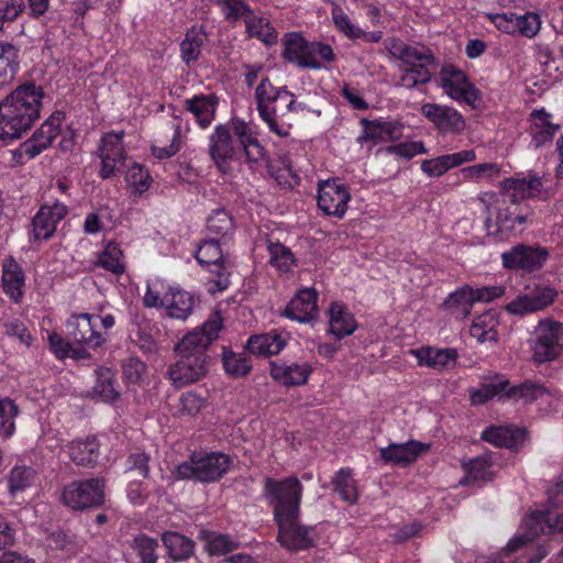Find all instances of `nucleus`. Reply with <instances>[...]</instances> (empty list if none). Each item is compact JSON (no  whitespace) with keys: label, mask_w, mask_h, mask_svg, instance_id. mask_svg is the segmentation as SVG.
Returning a JSON list of instances; mask_svg holds the SVG:
<instances>
[{"label":"nucleus","mask_w":563,"mask_h":563,"mask_svg":"<svg viewBox=\"0 0 563 563\" xmlns=\"http://www.w3.org/2000/svg\"><path fill=\"white\" fill-rule=\"evenodd\" d=\"M62 498L66 506L75 510L101 506L104 503V481H75L65 487Z\"/></svg>","instance_id":"nucleus-8"},{"label":"nucleus","mask_w":563,"mask_h":563,"mask_svg":"<svg viewBox=\"0 0 563 563\" xmlns=\"http://www.w3.org/2000/svg\"><path fill=\"white\" fill-rule=\"evenodd\" d=\"M332 484L345 503L355 504L358 500V489L350 470L341 468L332 479Z\"/></svg>","instance_id":"nucleus-42"},{"label":"nucleus","mask_w":563,"mask_h":563,"mask_svg":"<svg viewBox=\"0 0 563 563\" xmlns=\"http://www.w3.org/2000/svg\"><path fill=\"white\" fill-rule=\"evenodd\" d=\"M419 365L437 371H444L455 366L457 352L455 349H435L431 346L411 351Z\"/></svg>","instance_id":"nucleus-22"},{"label":"nucleus","mask_w":563,"mask_h":563,"mask_svg":"<svg viewBox=\"0 0 563 563\" xmlns=\"http://www.w3.org/2000/svg\"><path fill=\"white\" fill-rule=\"evenodd\" d=\"M207 40V35L201 30L191 29L187 32L180 43V57L187 64L196 62L201 53V47Z\"/></svg>","instance_id":"nucleus-41"},{"label":"nucleus","mask_w":563,"mask_h":563,"mask_svg":"<svg viewBox=\"0 0 563 563\" xmlns=\"http://www.w3.org/2000/svg\"><path fill=\"white\" fill-rule=\"evenodd\" d=\"M157 541L146 536H139L133 540V548L142 563H156Z\"/></svg>","instance_id":"nucleus-54"},{"label":"nucleus","mask_w":563,"mask_h":563,"mask_svg":"<svg viewBox=\"0 0 563 563\" xmlns=\"http://www.w3.org/2000/svg\"><path fill=\"white\" fill-rule=\"evenodd\" d=\"M229 22L245 19L252 11L244 0H216Z\"/></svg>","instance_id":"nucleus-53"},{"label":"nucleus","mask_w":563,"mask_h":563,"mask_svg":"<svg viewBox=\"0 0 563 563\" xmlns=\"http://www.w3.org/2000/svg\"><path fill=\"white\" fill-rule=\"evenodd\" d=\"M541 178L537 176L511 178L506 180V189L509 195V200L512 203H516L517 199L537 196L541 191Z\"/></svg>","instance_id":"nucleus-34"},{"label":"nucleus","mask_w":563,"mask_h":563,"mask_svg":"<svg viewBox=\"0 0 563 563\" xmlns=\"http://www.w3.org/2000/svg\"><path fill=\"white\" fill-rule=\"evenodd\" d=\"M209 155L219 170L229 172V162L235 155V146L229 126L218 125L216 128L214 133L210 136Z\"/></svg>","instance_id":"nucleus-15"},{"label":"nucleus","mask_w":563,"mask_h":563,"mask_svg":"<svg viewBox=\"0 0 563 563\" xmlns=\"http://www.w3.org/2000/svg\"><path fill=\"white\" fill-rule=\"evenodd\" d=\"M350 199V192L343 184L336 180H324L319 184L318 206L324 213L342 218Z\"/></svg>","instance_id":"nucleus-13"},{"label":"nucleus","mask_w":563,"mask_h":563,"mask_svg":"<svg viewBox=\"0 0 563 563\" xmlns=\"http://www.w3.org/2000/svg\"><path fill=\"white\" fill-rule=\"evenodd\" d=\"M547 393L548 390L543 385L532 380H526L518 386L511 387L507 391V396L531 402L542 398Z\"/></svg>","instance_id":"nucleus-50"},{"label":"nucleus","mask_w":563,"mask_h":563,"mask_svg":"<svg viewBox=\"0 0 563 563\" xmlns=\"http://www.w3.org/2000/svg\"><path fill=\"white\" fill-rule=\"evenodd\" d=\"M162 540L174 561L186 560L194 553V541L183 534L167 531L163 534Z\"/></svg>","instance_id":"nucleus-38"},{"label":"nucleus","mask_w":563,"mask_h":563,"mask_svg":"<svg viewBox=\"0 0 563 563\" xmlns=\"http://www.w3.org/2000/svg\"><path fill=\"white\" fill-rule=\"evenodd\" d=\"M33 233L35 240H48L56 231L57 222L48 213L46 206L41 207L33 218Z\"/></svg>","instance_id":"nucleus-49"},{"label":"nucleus","mask_w":563,"mask_h":563,"mask_svg":"<svg viewBox=\"0 0 563 563\" xmlns=\"http://www.w3.org/2000/svg\"><path fill=\"white\" fill-rule=\"evenodd\" d=\"M282 316L301 322H310L318 318L317 292L312 288H305L285 307Z\"/></svg>","instance_id":"nucleus-16"},{"label":"nucleus","mask_w":563,"mask_h":563,"mask_svg":"<svg viewBox=\"0 0 563 563\" xmlns=\"http://www.w3.org/2000/svg\"><path fill=\"white\" fill-rule=\"evenodd\" d=\"M264 494L273 508L276 523L299 518L302 485L297 477L291 476L283 481L267 477L264 482Z\"/></svg>","instance_id":"nucleus-4"},{"label":"nucleus","mask_w":563,"mask_h":563,"mask_svg":"<svg viewBox=\"0 0 563 563\" xmlns=\"http://www.w3.org/2000/svg\"><path fill=\"white\" fill-rule=\"evenodd\" d=\"M466 476L461 481L462 484H468L473 481H490L493 472L490 471V462L488 456H478L463 463Z\"/></svg>","instance_id":"nucleus-44"},{"label":"nucleus","mask_w":563,"mask_h":563,"mask_svg":"<svg viewBox=\"0 0 563 563\" xmlns=\"http://www.w3.org/2000/svg\"><path fill=\"white\" fill-rule=\"evenodd\" d=\"M330 332L340 339L351 335L357 324L351 312L340 302H332L329 309Z\"/></svg>","instance_id":"nucleus-28"},{"label":"nucleus","mask_w":563,"mask_h":563,"mask_svg":"<svg viewBox=\"0 0 563 563\" xmlns=\"http://www.w3.org/2000/svg\"><path fill=\"white\" fill-rule=\"evenodd\" d=\"M531 117L532 144L536 147H540L551 142L559 130V125L550 122V114L544 110H536L531 113Z\"/></svg>","instance_id":"nucleus-33"},{"label":"nucleus","mask_w":563,"mask_h":563,"mask_svg":"<svg viewBox=\"0 0 563 563\" xmlns=\"http://www.w3.org/2000/svg\"><path fill=\"white\" fill-rule=\"evenodd\" d=\"M429 449V445L418 441H408L407 443H391L379 451L380 459L386 463L408 465L415 462L418 456Z\"/></svg>","instance_id":"nucleus-21"},{"label":"nucleus","mask_w":563,"mask_h":563,"mask_svg":"<svg viewBox=\"0 0 563 563\" xmlns=\"http://www.w3.org/2000/svg\"><path fill=\"white\" fill-rule=\"evenodd\" d=\"M223 327L219 312H213L201 328L187 333L176 345L179 360L168 366L167 375L177 388L205 378L211 366L207 354L210 344L218 339Z\"/></svg>","instance_id":"nucleus-1"},{"label":"nucleus","mask_w":563,"mask_h":563,"mask_svg":"<svg viewBox=\"0 0 563 563\" xmlns=\"http://www.w3.org/2000/svg\"><path fill=\"white\" fill-rule=\"evenodd\" d=\"M441 87L444 92L456 101H463L473 109L479 100V90L468 81L464 71L453 65L443 66L441 71Z\"/></svg>","instance_id":"nucleus-9"},{"label":"nucleus","mask_w":563,"mask_h":563,"mask_svg":"<svg viewBox=\"0 0 563 563\" xmlns=\"http://www.w3.org/2000/svg\"><path fill=\"white\" fill-rule=\"evenodd\" d=\"M548 504L550 509L547 511H534L525 519L523 533L515 536L506 545L504 551L510 554L523 545L532 542L540 534L552 530V521L563 520V473L558 481L548 490Z\"/></svg>","instance_id":"nucleus-3"},{"label":"nucleus","mask_w":563,"mask_h":563,"mask_svg":"<svg viewBox=\"0 0 563 563\" xmlns=\"http://www.w3.org/2000/svg\"><path fill=\"white\" fill-rule=\"evenodd\" d=\"M123 132L106 134L99 146L101 159L100 176L110 178L115 172H120L125 163V150L122 144Z\"/></svg>","instance_id":"nucleus-12"},{"label":"nucleus","mask_w":563,"mask_h":563,"mask_svg":"<svg viewBox=\"0 0 563 563\" xmlns=\"http://www.w3.org/2000/svg\"><path fill=\"white\" fill-rule=\"evenodd\" d=\"M99 448L97 439L91 437L71 441L67 445V452L75 464L93 467L99 457Z\"/></svg>","instance_id":"nucleus-26"},{"label":"nucleus","mask_w":563,"mask_h":563,"mask_svg":"<svg viewBox=\"0 0 563 563\" xmlns=\"http://www.w3.org/2000/svg\"><path fill=\"white\" fill-rule=\"evenodd\" d=\"M284 57L291 62L296 63L300 67H309L313 69H319L321 64L311 58L310 52V43L305 41V38L298 33H289L284 38Z\"/></svg>","instance_id":"nucleus-20"},{"label":"nucleus","mask_w":563,"mask_h":563,"mask_svg":"<svg viewBox=\"0 0 563 563\" xmlns=\"http://www.w3.org/2000/svg\"><path fill=\"white\" fill-rule=\"evenodd\" d=\"M465 178L478 179L485 175L492 176L499 173V168L496 164L485 163L463 168L461 170Z\"/></svg>","instance_id":"nucleus-64"},{"label":"nucleus","mask_w":563,"mask_h":563,"mask_svg":"<svg viewBox=\"0 0 563 563\" xmlns=\"http://www.w3.org/2000/svg\"><path fill=\"white\" fill-rule=\"evenodd\" d=\"M286 341L275 331L252 335L246 343V350L254 355L271 356L278 354L285 346Z\"/></svg>","instance_id":"nucleus-30"},{"label":"nucleus","mask_w":563,"mask_h":563,"mask_svg":"<svg viewBox=\"0 0 563 563\" xmlns=\"http://www.w3.org/2000/svg\"><path fill=\"white\" fill-rule=\"evenodd\" d=\"M122 255L120 247L115 243L110 242L107 244L104 251L99 255L97 265L115 275H121L124 273Z\"/></svg>","instance_id":"nucleus-47"},{"label":"nucleus","mask_w":563,"mask_h":563,"mask_svg":"<svg viewBox=\"0 0 563 563\" xmlns=\"http://www.w3.org/2000/svg\"><path fill=\"white\" fill-rule=\"evenodd\" d=\"M3 289L15 301L22 296V287L24 285V275L21 267L13 260H7L3 263Z\"/></svg>","instance_id":"nucleus-37"},{"label":"nucleus","mask_w":563,"mask_h":563,"mask_svg":"<svg viewBox=\"0 0 563 563\" xmlns=\"http://www.w3.org/2000/svg\"><path fill=\"white\" fill-rule=\"evenodd\" d=\"M148 461V455L143 452L132 453L128 460V463L130 464L128 467V473L133 476L146 478L150 472Z\"/></svg>","instance_id":"nucleus-63"},{"label":"nucleus","mask_w":563,"mask_h":563,"mask_svg":"<svg viewBox=\"0 0 563 563\" xmlns=\"http://www.w3.org/2000/svg\"><path fill=\"white\" fill-rule=\"evenodd\" d=\"M18 407L9 398H0V437H10L15 429Z\"/></svg>","instance_id":"nucleus-51"},{"label":"nucleus","mask_w":563,"mask_h":563,"mask_svg":"<svg viewBox=\"0 0 563 563\" xmlns=\"http://www.w3.org/2000/svg\"><path fill=\"white\" fill-rule=\"evenodd\" d=\"M196 258L201 265L209 268L208 284L211 294L225 290L229 287L231 264L223 255L218 239L210 238L203 241L196 252Z\"/></svg>","instance_id":"nucleus-6"},{"label":"nucleus","mask_w":563,"mask_h":563,"mask_svg":"<svg viewBox=\"0 0 563 563\" xmlns=\"http://www.w3.org/2000/svg\"><path fill=\"white\" fill-rule=\"evenodd\" d=\"M332 19L335 27L347 37L358 38L362 36V30L351 22L350 18L341 8L335 7L332 10Z\"/></svg>","instance_id":"nucleus-56"},{"label":"nucleus","mask_w":563,"mask_h":563,"mask_svg":"<svg viewBox=\"0 0 563 563\" xmlns=\"http://www.w3.org/2000/svg\"><path fill=\"white\" fill-rule=\"evenodd\" d=\"M364 133L360 141L389 142L399 140L402 136V125L396 121H362Z\"/></svg>","instance_id":"nucleus-24"},{"label":"nucleus","mask_w":563,"mask_h":563,"mask_svg":"<svg viewBox=\"0 0 563 563\" xmlns=\"http://www.w3.org/2000/svg\"><path fill=\"white\" fill-rule=\"evenodd\" d=\"M97 382L93 390L104 401H114L119 398V391L114 387V374L110 368L100 367L96 371Z\"/></svg>","instance_id":"nucleus-46"},{"label":"nucleus","mask_w":563,"mask_h":563,"mask_svg":"<svg viewBox=\"0 0 563 563\" xmlns=\"http://www.w3.org/2000/svg\"><path fill=\"white\" fill-rule=\"evenodd\" d=\"M387 152L394 153L400 157L410 159L417 154L427 153L423 142H405L397 145H390L387 147Z\"/></svg>","instance_id":"nucleus-62"},{"label":"nucleus","mask_w":563,"mask_h":563,"mask_svg":"<svg viewBox=\"0 0 563 563\" xmlns=\"http://www.w3.org/2000/svg\"><path fill=\"white\" fill-rule=\"evenodd\" d=\"M195 298L191 294L170 288L162 298V306L170 318L186 320L195 307Z\"/></svg>","instance_id":"nucleus-25"},{"label":"nucleus","mask_w":563,"mask_h":563,"mask_svg":"<svg viewBox=\"0 0 563 563\" xmlns=\"http://www.w3.org/2000/svg\"><path fill=\"white\" fill-rule=\"evenodd\" d=\"M490 222L492 219L488 217L486 219V227L489 231V234L493 235H504L507 233H512L516 231V227L514 225L512 213L508 208L499 209L496 218V229L490 231Z\"/></svg>","instance_id":"nucleus-57"},{"label":"nucleus","mask_w":563,"mask_h":563,"mask_svg":"<svg viewBox=\"0 0 563 563\" xmlns=\"http://www.w3.org/2000/svg\"><path fill=\"white\" fill-rule=\"evenodd\" d=\"M218 98L213 95L195 96L185 101L186 109L194 114L201 128L210 125L214 119Z\"/></svg>","instance_id":"nucleus-31"},{"label":"nucleus","mask_w":563,"mask_h":563,"mask_svg":"<svg viewBox=\"0 0 563 563\" xmlns=\"http://www.w3.org/2000/svg\"><path fill=\"white\" fill-rule=\"evenodd\" d=\"M530 345L533 351L532 360L536 363L553 361L562 351L563 324L550 320L540 321L530 340Z\"/></svg>","instance_id":"nucleus-7"},{"label":"nucleus","mask_w":563,"mask_h":563,"mask_svg":"<svg viewBox=\"0 0 563 563\" xmlns=\"http://www.w3.org/2000/svg\"><path fill=\"white\" fill-rule=\"evenodd\" d=\"M517 32L526 37H534L540 31L541 20L537 13L528 12L523 15H517L515 19Z\"/></svg>","instance_id":"nucleus-58"},{"label":"nucleus","mask_w":563,"mask_h":563,"mask_svg":"<svg viewBox=\"0 0 563 563\" xmlns=\"http://www.w3.org/2000/svg\"><path fill=\"white\" fill-rule=\"evenodd\" d=\"M203 405V398L194 393H186L179 399L178 411L181 416L192 417L201 410Z\"/></svg>","instance_id":"nucleus-60"},{"label":"nucleus","mask_w":563,"mask_h":563,"mask_svg":"<svg viewBox=\"0 0 563 563\" xmlns=\"http://www.w3.org/2000/svg\"><path fill=\"white\" fill-rule=\"evenodd\" d=\"M388 49L395 58L401 62L400 67H430L434 64V55L424 46L394 41Z\"/></svg>","instance_id":"nucleus-19"},{"label":"nucleus","mask_w":563,"mask_h":563,"mask_svg":"<svg viewBox=\"0 0 563 563\" xmlns=\"http://www.w3.org/2000/svg\"><path fill=\"white\" fill-rule=\"evenodd\" d=\"M507 386H508L507 380L498 383V384H495V383L484 384V385H482L481 388H478L477 390L472 393V395H471L472 404L473 405H482L501 393L507 394V390H506Z\"/></svg>","instance_id":"nucleus-55"},{"label":"nucleus","mask_w":563,"mask_h":563,"mask_svg":"<svg viewBox=\"0 0 563 563\" xmlns=\"http://www.w3.org/2000/svg\"><path fill=\"white\" fill-rule=\"evenodd\" d=\"M498 324V320L496 319V314L492 311L485 312L477 317L470 329V333L473 338H475L478 342H496L497 341V331L496 327Z\"/></svg>","instance_id":"nucleus-39"},{"label":"nucleus","mask_w":563,"mask_h":563,"mask_svg":"<svg viewBox=\"0 0 563 563\" xmlns=\"http://www.w3.org/2000/svg\"><path fill=\"white\" fill-rule=\"evenodd\" d=\"M44 91L34 82H25L0 100V140L21 139L40 118Z\"/></svg>","instance_id":"nucleus-2"},{"label":"nucleus","mask_w":563,"mask_h":563,"mask_svg":"<svg viewBox=\"0 0 563 563\" xmlns=\"http://www.w3.org/2000/svg\"><path fill=\"white\" fill-rule=\"evenodd\" d=\"M246 33L250 37H256L266 45L277 42V32L271 25L269 21L263 16L254 14L253 11L244 19Z\"/></svg>","instance_id":"nucleus-36"},{"label":"nucleus","mask_w":563,"mask_h":563,"mask_svg":"<svg viewBox=\"0 0 563 563\" xmlns=\"http://www.w3.org/2000/svg\"><path fill=\"white\" fill-rule=\"evenodd\" d=\"M429 68L430 67H400L401 76L398 85L407 89H412L419 85L428 84L432 78Z\"/></svg>","instance_id":"nucleus-48"},{"label":"nucleus","mask_w":563,"mask_h":563,"mask_svg":"<svg viewBox=\"0 0 563 563\" xmlns=\"http://www.w3.org/2000/svg\"><path fill=\"white\" fill-rule=\"evenodd\" d=\"M268 252L271 264L279 271L287 272L295 263L291 251L279 242H271L268 244Z\"/></svg>","instance_id":"nucleus-52"},{"label":"nucleus","mask_w":563,"mask_h":563,"mask_svg":"<svg viewBox=\"0 0 563 563\" xmlns=\"http://www.w3.org/2000/svg\"><path fill=\"white\" fill-rule=\"evenodd\" d=\"M255 99L257 103V110H261L271 101H277L285 103L286 107H291L294 103V95L284 88H275L268 78L262 79L255 91Z\"/></svg>","instance_id":"nucleus-35"},{"label":"nucleus","mask_w":563,"mask_h":563,"mask_svg":"<svg viewBox=\"0 0 563 563\" xmlns=\"http://www.w3.org/2000/svg\"><path fill=\"white\" fill-rule=\"evenodd\" d=\"M473 303V289L463 287L451 294L443 305L455 318L464 319L471 313Z\"/></svg>","instance_id":"nucleus-40"},{"label":"nucleus","mask_w":563,"mask_h":563,"mask_svg":"<svg viewBox=\"0 0 563 563\" xmlns=\"http://www.w3.org/2000/svg\"><path fill=\"white\" fill-rule=\"evenodd\" d=\"M555 296L556 291L548 286L528 287L525 294L519 295L506 306V310L518 316L536 312L552 303Z\"/></svg>","instance_id":"nucleus-11"},{"label":"nucleus","mask_w":563,"mask_h":563,"mask_svg":"<svg viewBox=\"0 0 563 563\" xmlns=\"http://www.w3.org/2000/svg\"><path fill=\"white\" fill-rule=\"evenodd\" d=\"M549 257L547 249L518 244L501 254L503 265L509 269L533 272L540 269Z\"/></svg>","instance_id":"nucleus-10"},{"label":"nucleus","mask_w":563,"mask_h":563,"mask_svg":"<svg viewBox=\"0 0 563 563\" xmlns=\"http://www.w3.org/2000/svg\"><path fill=\"white\" fill-rule=\"evenodd\" d=\"M67 333L68 338L75 343L86 344L90 347H97L101 344L100 334L93 330L88 313L73 316L67 321Z\"/></svg>","instance_id":"nucleus-23"},{"label":"nucleus","mask_w":563,"mask_h":563,"mask_svg":"<svg viewBox=\"0 0 563 563\" xmlns=\"http://www.w3.org/2000/svg\"><path fill=\"white\" fill-rule=\"evenodd\" d=\"M231 462L230 456L224 453H194L189 461L177 467V476L202 483L214 482L229 471Z\"/></svg>","instance_id":"nucleus-5"},{"label":"nucleus","mask_w":563,"mask_h":563,"mask_svg":"<svg viewBox=\"0 0 563 563\" xmlns=\"http://www.w3.org/2000/svg\"><path fill=\"white\" fill-rule=\"evenodd\" d=\"M421 113L443 134L461 133L466 126L463 115L452 107L424 103Z\"/></svg>","instance_id":"nucleus-14"},{"label":"nucleus","mask_w":563,"mask_h":563,"mask_svg":"<svg viewBox=\"0 0 563 563\" xmlns=\"http://www.w3.org/2000/svg\"><path fill=\"white\" fill-rule=\"evenodd\" d=\"M303 110L301 103H294L291 107H286L285 103L277 101H271L258 110L261 118L268 124L272 132L279 136H287L289 134V128L291 126V118L289 113L296 110Z\"/></svg>","instance_id":"nucleus-17"},{"label":"nucleus","mask_w":563,"mask_h":563,"mask_svg":"<svg viewBox=\"0 0 563 563\" xmlns=\"http://www.w3.org/2000/svg\"><path fill=\"white\" fill-rule=\"evenodd\" d=\"M128 181L135 188L139 194L144 192L148 188L150 175L141 165L133 164L128 174Z\"/></svg>","instance_id":"nucleus-61"},{"label":"nucleus","mask_w":563,"mask_h":563,"mask_svg":"<svg viewBox=\"0 0 563 563\" xmlns=\"http://www.w3.org/2000/svg\"><path fill=\"white\" fill-rule=\"evenodd\" d=\"M250 354L246 347L242 352H233L232 350L223 347L222 365L224 372L233 378L246 376L252 369Z\"/></svg>","instance_id":"nucleus-32"},{"label":"nucleus","mask_w":563,"mask_h":563,"mask_svg":"<svg viewBox=\"0 0 563 563\" xmlns=\"http://www.w3.org/2000/svg\"><path fill=\"white\" fill-rule=\"evenodd\" d=\"M525 430L510 427H489L482 433V439L495 446L518 448L525 440Z\"/></svg>","instance_id":"nucleus-27"},{"label":"nucleus","mask_w":563,"mask_h":563,"mask_svg":"<svg viewBox=\"0 0 563 563\" xmlns=\"http://www.w3.org/2000/svg\"><path fill=\"white\" fill-rule=\"evenodd\" d=\"M310 366L307 363L299 364H279L271 363V375L275 380L287 386L302 385L307 382L310 374Z\"/></svg>","instance_id":"nucleus-29"},{"label":"nucleus","mask_w":563,"mask_h":563,"mask_svg":"<svg viewBox=\"0 0 563 563\" xmlns=\"http://www.w3.org/2000/svg\"><path fill=\"white\" fill-rule=\"evenodd\" d=\"M233 229L232 217L223 209L214 210L207 219V231L212 238H225Z\"/></svg>","instance_id":"nucleus-45"},{"label":"nucleus","mask_w":563,"mask_h":563,"mask_svg":"<svg viewBox=\"0 0 563 563\" xmlns=\"http://www.w3.org/2000/svg\"><path fill=\"white\" fill-rule=\"evenodd\" d=\"M18 70L16 52L11 44L0 43V89L9 85Z\"/></svg>","instance_id":"nucleus-43"},{"label":"nucleus","mask_w":563,"mask_h":563,"mask_svg":"<svg viewBox=\"0 0 563 563\" xmlns=\"http://www.w3.org/2000/svg\"><path fill=\"white\" fill-rule=\"evenodd\" d=\"M278 541L290 551L307 549L312 545V530L299 523L298 519L277 522Z\"/></svg>","instance_id":"nucleus-18"},{"label":"nucleus","mask_w":563,"mask_h":563,"mask_svg":"<svg viewBox=\"0 0 563 563\" xmlns=\"http://www.w3.org/2000/svg\"><path fill=\"white\" fill-rule=\"evenodd\" d=\"M32 471L26 467H14L9 477V489L12 494L23 490L31 484Z\"/></svg>","instance_id":"nucleus-59"}]
</instances>
